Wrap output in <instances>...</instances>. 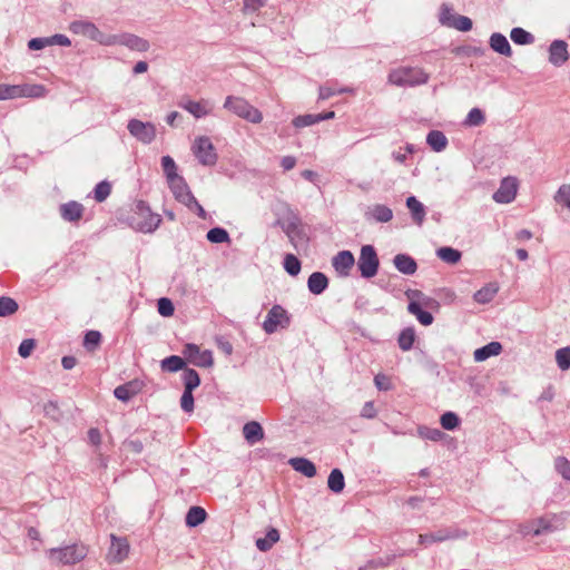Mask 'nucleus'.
Segmentation results:
<instances>
[{
	"instance_id": "18",
	"label": "nucleus",
	"mask_w": 570,
	"mask_h": 570,
	"mask_svg": "<svg viewBox=\"0 0 570 570\" xmlns=\"http://www.w3.org/2000/svg\"><path fill=\"white\" fill-rule=\"evenodd\" d=\"M569 59L568 45L563 40H554L549 47V61L556 67L564 65Z\"/></svg>"
},
{
	"instance_id": "12",
	"label": "nucleus",
	"mask_w": 570,
	"mask_h": 570,
	"mask_svg": "<svg viewBox=\"0 0 570 570\" xmlns=\"http://www.w3.org/2000/svg\"><path fill=\"white\" fill-rule=\"evenodd\" d=\"M107 45H121L130 50L138 51V52H145L149 49V42L132 33H122L112 36L109 41L106 42Z\"/></svg>"
},
{
	"instance_id": "53",
	"label": "nucleus",
	"mask_w": 570,
	"mask_h": 570,
	"mask_svg": "<svg viewBox=\"0 0 570 570\" xmlns=\"http://www.w3.org/2000/svg\"><path fill=\"white\" fill-rule=\"evenodd\" d=\"M419 434L421 438L438 442L443 439L444 433L439 429H432L428 426L419 428Z\"/></svg>"
},
{
	"instance_id": "35",
	"label": "nucleus",
	"mask_w": 570,
	"mask_h": 570,
	"mask_svg": "<svg viewBox=\"0 0 570 570\" xmlns=\"http://www.w3.org/2000/svg\"><path fill=\"white\" fill-rule=\"evenodd\" d=\"M428 145L435 151H442L446 145L448 139L440 130H431L426 136Z\"/></svg>"
},
{
	"instance_id": "19",
	"label": "nucleus",
	"mask_w": 570,
	"mask_h": 570,
	"mask_svg": "<svg viewBox=\"0 0 570 570\" xmlns=\"http://www.w3.org/2000/svg\"><path fill=\"white\" fill-rule=\"evenodd\" d=\"M85 207L82 204L71 200L60 205L59 213L66 222L78 223L83 216Z\"/></svg>"
},
{
	"instance_id": "28",
	"label": "nucleus",
	"mask_w": 570,
	"mask_h": 570,
	"mask_svg": "<svg viewBox=\"0 0 570 570\" xmlns=\"http://www.w3.org/2000/svg\"><path fill=\"white\" fill-rule=\"evenodd\" d=\"M289 464L295 471L301 472L307 478H313L316 474L315 464L305 458L291 459Z\"/></svg>"
},
{
	"instance_id": "17",
	"label": "nucleus",
	"mask_w": 570,
	"mask_h": 570,
	"mask_svg": "<svg viewBox=\"0 0 570 570\" xmlns=\"http://www.w3.org/2000/svg\"><path fill=\"white\" fill-rule=\"evenodd\" d=\"M276 224L281 226L289 242L294 245L295 237L301 235V218L298 215L289 212L284 219H278Z\"/></svg>"
},
{
	"instance_id": "58",
	"label": "nucleus",
	"mask_w": 570,
	"mask_h": 570,
	"mask_svg": "<svg viewBox=\"0 0 570 570\" xmlns=\"http://www.w3.org/2000/svg\"><path fill=\"white\" fill-rule=\"evenodd\" d=\"M452 26L460 31H470L472 29V20L465 16H456Z\"/></svg>"
},
{
	"instance_id": "9",
	"label": "nucleus",
	"mask_w": 570,
	"mask_h": 570,
	"mask_svg": "<svg viewBox=\"0 0 570 570\" xmlns=\"http://www.w3.org/2000/svg\"><path fill=\"white\" fill-rule=\"evenodd\" d=\"M563 528L564 518L561 514H548L532 521V534L535 537L559 531Z\"/></svg>"
},
{
	"instance_id": "3",
	"label": "nucleus",
	"mask_w": 570,
	"mask_h": 570,
	"mask_svg": "<svg viewBox=\"0 0 570 570\" xmlns=\"http://www.w3.org/2000/svg\"><path fill=\"white\" fill-rule=\"evenodd\" d=\"M223 107L250 124H261L263 121L262 111L243 97L233 95L227 96Z\"/></svg>"
},
{
	"instance_id": "16",
	"label": "nucleus",
	"mask_w": 570,
	"mask_h": 570,
	"mask_svg": "<svg viewBox=\"0 0 570 570\" xmlns=\"http://www.w3.org/2000/svg\"><path fill=\"white\" fill-rule=\"evenodd\" d=\"M355 264V258L350 250H341L332 258V266L341 277H347Z\"/></svg>"
},
{
	"instance_id": "25",
	"label": "nucleus",
	"mask_w": 570,
	"mask_h": 570,
	"mask_svg": "<svg viewBox=\"0 0 570 570\" xmlns=\"http://www.w3.org/2000/svg\"><path fill=\"white\" fill-rule=\"evenodd\" d=\"M406 207L409 208L413 222L421 226L425 218V208L421 202L416 199L414 196H410L406 199Z\"/></svg>"
},
{
	"instance_id": "10",
	"label": "nucleus",
	"mask_w": 570,
	"mask_h": 570,
	"mask_svg": "<svg viewBox=\"0 0 570 570\" xmlns=\"http://www.w3.org/2000/svg\"><path fill=\"white\" fill-rule=\"evenodd\" d=\"M184 357L198 367H210L214 364L213 354L209 350L200 351L199 346L187 343L183 348Z\"/></svg>"
},
{
	"instance_id": "50",
	"label": "nucleus",
	"mask_w": 570,
	"mask_h": 570,
	"mask_svg": "<svg viewBox=\"0 0 570 570\" xmlns=\"http://www.w3.org/2000/svg\"><path fill=\"white\" fill-rule=\"evenodd\" d=\"M101 342V334L98 331H88L83 337V346L87 351H95Z\"/></svg>"
},
{
	"instance_id": "41",
	"label": "nucleus",
	"mask_w": 570,
	"mask_h": 570,
	"mask_svg": "<svg viewBox=\"0 0 570 570\" xmlns=\"http://www.w3.org/2000/svg\"><path fill=\"white\" fill-rule=\"evenodd\" d=\"M184 390L193 391L200 384V377L194 368H185L183 373Z\"/></svg>"
},
{
	"instance_id": "26",
	"label": "nucleus",
	"mask_w": 570,
	"mask_h": 570,
	"mask_svg": "<svg viewBox=\"0 0 570 570\" xmlns=\"http://www.w3.org/2000/svg\"><path fill=\"white\" fill-rule=\"evenodd\" d=\"M502 352V345L499 342H491L474 351V360L482 362L491 356H497Z\"/></svg>"
},
{
	"instance_id": "61",
	"label": "nucleus",
	"mask_w": 570,
	"mask_h": 570,
	"mask_svg": "<svg viewBox=\"0 0 570 570\" xmlns=\"http://www.w3.org/2000/svg\"><path fill=\"white\" fill-rule=\"evenodd\" d=\"M36 347V341L32 338L23 340L18 348L21 357H28Z\"/></svg>"
},
{
	"instance_id": "2",
	"label": "nucleus",
	"mask_w": 570,
	"mask_h": 570,
	"mask_svg": "<svg viewBox=\"0 0 570 570\" xmlns=\"http://www.w3.org/2000/svg\"><path fill=\"white\" fill-rule=\"evenodd\" d=\"M387 79L397 87H415L426 83L430 76L420 67L401 66L392 69Z\"/></svg>"
},
{
	"instance_id": "7",
	"label": "nucleus",
	"mask_w": 570,
	"mask_h": 570,
	"mask_svg": "<svg viewBox=\"0 0 570 570\" xmlns=\"http://www.w3.org/2000/svg\"><path fill=\"white\" fill-rule=\"evenodd\" d=\"M380 261L375 248L372 245H364L361 248L357 267L361 276L372 278L377 274Z\"/></svg>"
},
{
	"instance_id": "31",
	"label": "nucleus",
	"mask_w": 570,
	"mask_h": 570,
	"mask_svg": "<svg viewBox=\"0 0 570 570\" xmlns=\"http://www.w3.org/2000/svg\"><path fill=\"white\" fill-rule=\"evenodd\" d=\"M207 518V512L202 507H191L185 518L188 527L194 528L203 523Z\"/></svg>"
},
{
	"instance_id": "8",
	"label": "nucleus",
	"mask_w": 570,
	"mask_h": 570,
	"mask_svg": "<svg viewBox=\"0 0 570 570\" xmlns=\"http://www.w3.org/2000/svg\"><path fill=\"white\" fill-rule=\"evenodd\" d=\"M191 150L198 161L204 166H214L217 161L215 147L207 136L196 138Z\"/></svg>"
},
{
	"instance_id": "39",
	"label": "nucleus",
	"mask_w": 570,
	"mask_h": 570,
	"mask_svg": "<svg viewBox=\"0 0 570 570\" xmlns=\"http://www.w3.org/2000/svg\"><path fill=\"white\" fill-rule=\"evenodd\" d=\"M436 255L440 259L448 264H456L460 262L462 254L460 250L452 248V247H441L436 250Z\"/></svg>"
},
{
	"instance_id": "32",
	"label": "nucleus",
	"mask_w": 570,
	"mask_h": 570,
	"mask_svg": "<svg viewBox=\"0 0 570 570\" xmlns=\"http://www.w3.org/2000/svg\"><path fill=\"white\" fill-rule=\"evenodd\" d=\"M279 540V532L275 528H271L264 538L256 540V547L259 551L266 552Z\"/></svg>"
},
{
	"instance_id": "34",
	"label": "nucleus",
	"mask_w": 570,
	"mask_h": 570,
	"mask_svg": "<svg viewBox=\"0 0 570 570\" xmlns=\"http://www.w3.org/2000/svg\"><path fill=\"white\" fill-rule=\"evenodd\" d=\"M71 30L76 33H82L85 36H88L89 38L96 40L97 36L99 35L98 28L92 23L88 21H75L71 24Z\"/></svg>"
},
{
	"instance_id": "40",
	"label": "nucleus",
	"mask_w": 570,
	"mask_h": 570,
	"mask_svg": "<svg viewBox=\"0 0 570 570\" xmlns=\"http://www.w3.org/2000/svg\"><path fill=\"white\" fill-rule=\"evenodd\" d=\"M26 90L21 86L14 85H0V100L12 99L21 96H26Z\"/></svg>"
},
{
	"instance_id": "13",
	"label": "nucleus",
	"mask_w": 570,
	"mask_h": 570,
	"mask_svg": "<svg viewBox=\"0 0 570 570\" xmlns=\"http://www.w3.org/2000/svg\"><path fill=\"white\" fill-rule=\"evenodd\" d=\"M127 128L130 135L144 144L151 142L156 137V128L150 122H142L138 119H131L129 120Z\"/></svg>"
},
{
	"instance_id": "42",
	"label": "nucleus",
	"mask_w": 570,
	"mask_h": 570,
	"mask_svg": "<svg viewBox=\"0 0 570 570\" xmlns=\"http://www.w3.org/2000/svg\"><path fill=\"white\" fill-rule=\"evenodd\" d=\"M395 559V556L390 554L386 557H380L367 561L364 566L360 567L358 570H377L380 568L389 567Z\"/></svg>"
},
{
	"instance_id": "29",
	"label": "nucleus",
	"mask_w": 570,
	"mask_h": 570,
	"mask_svg": "<svg viewBox=\"0 0 570 570\" xmlns=\"http://www.w3.org/2000/svg\"><path fill=\"white\" fill-rule=\"evenodd\" d=\"M499 291L497 283H489L475 292L473 298L479 304L490 303Z\"/></svg>"
},
{
	"instance_id": "48",
	"label": "nucleus",
	"mask_w": 570,
	"mask_h": 570,
	"mask_svg": "<svg viewBox=\"0 0 570 570\" xmlns=\"http://www.w3.org/2000/svg\"><path fill=\"white\" fill-rule=\"evenodd\" d=\"M484 122L485 116L480 108H472L464 120V125L470 127H479Z\"/></svg>"
},
{
	"instance_id": "21",
	"label": "nucleus",
	"mask_w": 570,
	"mask_h": 570,
	"mask_svg": "<svg viewBox=\"0 0 570 570\" xmlns=\"http://www.w3.org/2000/svg\"><path fill=\"white\" fill-rule=\"evenodd\" d=\"M307 287L312 294L320 295L328 287V278L322 272H314L307 279Z\"/></svg>"
},
{
	"instance_id": "51",
	"label": "nucleus",
	"mask_w": 570,
	"mask_h": 570,
	"mask_svg": "<svg viewBox=\"0 0 570 570\" xmlns=\"http://www.w3.org/2000/svg\"><path fill=\"white\" fill-rule=\"evenodd\" d=\"M441 425L444 430L453 431L460 424V419L454 412H445L440 419Z\"/></svg>"
},
{
	"instance_id": "1",
	"label": "nucleus",
	"mask_w": 570,
	"mask_h": 570,
	"mask_svg": "<svg viewBox=\"0 0 570 570\" xmlns=\"http://www.w3.org/2000/svg\"><path fill=\"white\" fill-rule=\"evenodd\" d=\"M128 223L135 230L153 233L161 223V217L160 215L153 213L145 200H138L128 216Z\"/></svg>"
},
{
	"instance_id": "36",
	"label": "nucleus",
	"mask_w": 570,
	"mask_h": 570,
	"mask_svg": "<svg viewBox=\"0 0 570 570\" xmlns=\"http://www.w3.org/2000/svg\"><path fill=\"white\" fill-rule=\"evenodd\" d=\"M186 362L183 357L178 355H170L164 358L160 363V367L164 372H178L180 370H185Z\"/></svg>"
},
{
	"instance_id": "49",
	"label": "nucleus",
	"mask_w": 570,
	"mask_h": 570,
	"mask_svg": "<svg viewBox=\"0 0 570 570\" xmlns=\"http://www.w3.org/2000/svg\"><path fill=\"white\" fill-rule=\"evenodd\" d=\"M111 193V185L107 180L98 183L94 189V198L98 203L105 202Z\"/></svg>"
},
{
	"instance_id": "45",
	"label": "nucleus",
	"mask_w": 570,
	"mask_h": 570,
	"mask_svg": "<svg viewBox=\"0 0 570 570\" xmlns=\"http://www.w3.org/2000/svg\"><path fill=\"white\" fill-rule=\"evenodd\" d=\"M206 237L213 244L228 243L230 240L228 232L222 227L209 229Z\"/></svg>"
},
{
	"instance_id": "4",
	"label": "nucleus",
	"mask_w": 570,
	"mask_h": 570,
	"mask_svg": "<svg viewBox=\"0 0 570 570\" xmlns=\"http://www.w3.org/2000/svg\"><path fill=\"white\" fill-rule=\"evenodd\" d=\"M88 553L85 544L73 543L63 548H52L47 551L49 560L56 566H71L82 561Z\"/></svg>"
},
{
	"instance_id": "43",
	"label": "nucleus",
	"mask_w": 570,
	"mask_h": 570,
	"mask_svg": "<svg viewBox=\"0 0 570 570\" xmlns=\"http://www.w3.org/2000/svg\"><path fill=\"white\" fill-rule=\"evenodd\" d=\"M510 37L517 45H530L534 41V37L530 32L519 27L511 30Z\"/></svg>"
},
{
	"instance_id": "30",
	"label": "nucleus",
	"mask_w": 570,
	"mask_h": 570,
	"mask_svg": "<svg viewBox=\"0 0 570 570\" xmlns=\"http://www.w3.org/2000/svg\"><path fill=\"white\" fill-rule=\"evenodd\" d=\"M345 92H353V89L348 87H337L336 82L327 81L320 87L318 98L321 100H326L335 95Z\"/></svg>"
},
{
	"instance_id": "52",
	"label": "nucleus",
	"mask_w": 570,
	"mask_h": 570,
	"mask_svg": "<svg viewBox=\"0 0 570 570\" xmlns=\"http://www.w3.org/2000/svg\"><path fill=\"white\" fill-rule=\"evenodd\" d=\"M556 361L562 371L570 368V347L559 348L556 352Z\"/></svg>"
},
{
	"instance_id": "60",
	"label": "nucleus",
	"mask_w": 570,
	"mask_h": 570,
	"mask_svg": "<svg viewBox=\"0 0 570 570\" xmlns=\"http://www.w3.org/2000/svg\"><path fill=\"white\" fill-rule=\"evenodd\" d=\"M556 469L566 480L570 481V461L564 458H558L556 460Z\"/></svg>"
},
{
	"instance_id": "15",
	"label": "nucleus",
	"mask_w": 570,
	"mask_h": 570,
	"mask_svg": "<svg viewBox=\"0 0 570 570\" xmlns=\"http://www.w3.org/2000/svg\"><path fill=\"white\" fill-rule=\"evenodd\" d=\"M111 544L108 552L110 563L122 562L129 553V542L127 538H119L115 534L110 535Z\"/></svg>"
},
{
	"instance_id": "54",
	"label": "nucleus",
	"mask_w": 570,
	"mask_h": 570,
	"mask_svg": "<svg viewBox=\"0 0 570 570\" xmlns=\"http://www.w3.org/2000/svg\"><path fill=\"white\" fill-rule=\"evenodd\" d=\"M292 122L295 128H303V127L312 126V125L318 122L317 114L316 115L306 114V115L297 116L293 119Z\"/></svg>"
},
{
	"instance_id": "5",
	"label": "nucleus",
	"mask_w": 570,
	"mask_h": 570,
	"mask_svg": "<svg viewBox=\"0 0 570 570\" xmlns=\"http://www.w3.org/2000/svg\"><path fill=\"white\" fill-rule=\"evenodd\" d=\"M291 325V315L281 305H274L267 313L263 323V330L266 334H273L278 330H285Z\"/></svg>"
},
{
	"instance_id": "59",
	"label": "nucleus",
	"mask_w": 570,
	"mask_h": 570,
	"mask_svg": "<svg viewBox=\"0 0 570 570\" xmlns=\"http://www.w3.org/2000/svg\"><path fill=\"white\" fill-rule=\"evenodd\" d=\"M169 184L176 199L180 198V195H184L185 191L190 190L181 177Z\"/></svg>"
},
{
	"instance_id": "64",
	"label": "nucleus",
	"mask_w": 570,
	"mask_h": 570,
	"mask_svg": "<svg viewBox=\"0 0 570 570\" xmlns=\"http://www.w3.org/2000/svg\"><path fill=\"white\" fill-rule=\"evenodd\" d=\"M187 208L196 214L200 219H207V212L203 208V206L195 198L191 203L187 204Z\"/></svg>"
},
{
	"instance_id": "27",
	"label": "nucleus",
	"mask_w": 570,
	"mask_h": 570,
	"mask_svg": "<svg viewBox=\"0 0 570 570\" xmlns=\"http://www.w3.org/2000/svg\"><path fill=\"white\" fill-rule=\"evenodd\" d=\"M407 311L424 326L431 325L434 321L433 315L424 311L419 302L411 301L407 305Z\"/></svg>"
},
{
	"instance_id": "57",
	"label": "nucleus",
	"mask_w": 570,
	"mask_h": 570,
	"mask_svg": "<svg viewBox=\"0 0 570 570\" xmlns=\"http://www.w3.org/2000/svg\"><path fill=\"white\" fill-rule=\"evenodd\" d=\"M180 406L186 413H190L194 411L193 391L184 390L181 399H180Z\"/></svg>"
},
{
	"instance_id": "23",
	"label": "nucleus",
	"mask_w": 570,
	"mask_h": 570,
	"mask_svg": "<svg viewBox=\"0 0 570 570\" xmlns=\"http://www.w3.org/2000/svg\"><path fill=\"white\" fill-rule=\"evenodd\" d=\"M365 215L379 223H387L393 218L392 209L381 204L370 207Z\"/></svg>"
},
{
	"instance_id": "38",
	"label": "nucleus",
	"mask_w": 570,
	"mask_h": 570,
	"mask_svg": "<svg viewBox=\"0 0 570 570\" xmlns=\"http://www.w3.org/2000/svg\"><path fill=\"white\" fill-rule=\"evenodd\" d=\"M327 485L334 493H341L345 487L344 475L340 469H333L328 475Z\"/></svg>"
},
{
	"instance_id": "46",
	"label": "nucleus",
	"mask_w": 570,
	"mask_h": 570,
	"mask_svg": "<svg viewBox=\"0 0 570 570\" xmlns=\"http://www.w3.org/2000/svg\"><path fill=\"white\" fill-rule=\"evenodd\" d=\"M283 266L291 276H297L302 267L301 261L294 254L285 255Z\"/></svg>"
},
{
	"instance_id": "6",
	"label": "nucleus",
	"mask_w": 570,
	"mask_h": 570,
	"mask_svg": "<svg viewBox=\"0 0 570 570\" xmlns=\"http://www.w3.org/2000/svg\"><path fill=\"white\" fill-rule=\"evenodd\" d=\"M465 537H468V532L465 530H461L458 527H445L430 533L420 534L419 542L424 547H429L432 543H439L446 540H455Z\"/></svg>"
},
{
	"instance_id": "44",
	"label": "nucleus",
	"mask_w": 570,
	"mask_h": 570,
	"mask_svg": "<svg viewBox=\"0 0 570 570\" xmlns=\"http://www.w3.org/2000/svg\"><path fill=\"white\" fill-rule=\"evenodd\" d=\"M161 167L168 183H174L179 176L177 175V166L170 156H164L161 158Z\"/></svg>"
},
{
	"instance_id": "55",
	"label": "nucleus",
	"mask_w": 570,
	"mask_h": 570,
	"mask_svg": "<svg viewBox=\"0 0 570 570\" xmlns=\"http://www.w3.org/2000/svg\"><path fill=\"white\" fill-rule=\"evenodd\" d=\"M157 308L158 313L165 317L171 316L175 312L173 302L166 297H161L158 299Z\"/></svg>"
},
{
	"instance_id": "11",
	"label": "nucleus",
	"mask_w": 570,
	"mask_h": 570,
	"mask_svg": "<svg viewBox=\"0 0 570 570\" xmlns=\"http://www.w3.org/2000/svg\"><path fill=\"white\" fill-rule=\"evenodd\" d=\"M178 106L187 110L195 118H203L209 116L214 109L213 104L208 99L204 98L198 101H195L187 97H181V99L178 101Z\"/></svg>"
},
{
	"instance_id": "33",
	"label": "nucleus",
	"mask_w": 570,
	"mask_h": 570,
	"mask_svg": "<svg viewBox=\"0 0 570 570\" xmlns=\"http://www.w3.org/2000/svg\"><path fill=\"white\" fill-rule=\"evenodd\" d=\"M137 385V382H128L122 385H119L115 389L114 395L118 400L127 402L138 393Z\"/></svg>"
},
{
	"instance_id": "20",
	"label": "nucleus",
	"mask_w": 570,
	"mask_h": 570,
	"mask_svg": "<svg viewBox=\"0 0 570 570\" xmlns=\"http://www.w3.org/2000/svg\"><path fill=\"white\" fill-rule=\"evenodd\" d=\"M243 436L249 445H254L264 439L265 433L258 422L249 421L243 426Z\"/></svg>"
},
{
	"instance_id": "47",
	"label": "nucleus",
	"mask_w": 570,
	"mask_h": 570,
	"mask_svg": "<svg viewBox=\"0 0 570 570\" xmlns=\"http://www.w3.org/2000/svg\"><path fill=\"white\" fill-rule=\"evenodd\" d=\"M18 303L8 296L0 297V317H6L14 314L18 311Z\"/></svg>"
},
{
	"instance_id": "37",
	"label": "nucleus",
	"mask_w": 570,
	"mask_h": 570,
	"mask_svg": "<svg viewBox=\"0 0 570 570\" xmlns=\"http://www.w3.org/2000/svg\"><path fill=\"white\" fill-rule=\"evenodd\" d=\"M415 338V330L413 327H405L397 337L399 347L404 352L410 351L413 347Z\"/></svg>"
},
{
	"instance_id": "56",
	"label": "nucleus",
	"mask_w": 570,
	"mask_h": 570,
	"mask_svg": "<svg viewBox=\"0 0 570 570\" xmlns=\"http://www.w3.org/2000/svg\"><path fill=\"white\" fill-rule=\"evenodd\" d=\"M374 384L380 391H390L393 389L391 377L383 373H379L374 376Z\"/></svg>"
},
{
	"instance_id": "22",
	"label": "nucleus",
	"mask_w": 570,
	"mask_h": 570,
	"mask_svg": "<svg viewBox=\"0 0 570 570\" xmlns=\"http://www.w3.org/2000/svg\"><path fill=\"white\" fill-rule=\"evenodd\" d=\"M395 268L405 275H413L417 269V264L411 256L406 254H397L393 259Z\"/></svg>"
},
{
	"instance_id": "62",
	"label": "nucleus",
	"mask_w": 570,
	"mask_h": 570,
	"mask_svg": "<svg viewBox=\"0 0 570 570\" xmlns=\"http://www.w3.org/2000/svg\"><path fill=\"white\" fill-rule=\"evenodd\" d=\"M554 199L557 203L563 204L564 206L570 204V185H562Z\"/></svg>"
},
{
	"instance_id": "14",
	"label": "nucleus",
	"mask_w": 570,
	"mask_h": 570,
	"mask_svg": "<svg viewBox=\"0 0 570 570\" xmlns=\"http://www.w3.org/2000/svg\"><path fill=\"white\" fill-rule=\"evenodd\" d=\"M518 190V180L514 177L502 179L499 189L493 194L494 202L499 204H509L514 200Z\"/></svg>"
},
{
	"instance_id": "63",
	"label": "nucleus",
	"mask_w": 570,
	"mask_h": 570,
	"mask_svg": "<svg viewBox=\"0 0 570 570\" xmlns=\"http://www.w3.org/2000/svg\"><path fill=\"white\" fill-rule=\"evenodd\" d=\"M187 208L196 214L200 219H207V212L203 208V206L195 198L191 203L187 204Z\"/></svg>"
},
{
	"instance_id": "24",
	"label": "nucleus",
	"mask_w": 570,
	"mask_h": 570,
	"mask_svg": "<svg viewBox=\"0 0 570 570\" xmlns=\"http://www.w3.org/2000/svg\"><path fill=\"white\" fill-rule=\"evenodd\" d=\"M490 47L498 53L511 57L512 49L505 36L495 32L490 37Z\"/></svg>"
}]
</instances>
